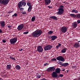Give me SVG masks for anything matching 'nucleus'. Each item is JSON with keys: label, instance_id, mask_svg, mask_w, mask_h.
Here are the masks:
<instances>
[{"label": "nucleus", "instance_id": "nucleus-6", "mask_svg": "<svg viewBox=\"0 0 80 80\" xmlns=\"http://www.w3.org/2000/svg\"><path fill=\"white\" fill-rule=\"evenodd\" d=\"M44 50H51L52 48V46L50 45H47L44 47Z\"/></svg>", "mask_w": 80, "mask_h": 80}, {"label": "nucleus", "instance_id": "nucleus-37", "mask_svg": "<svg viewBox=\"0 0 80 80\" xmlns=\"http://www.w3.org/2000/svg\"><path fill=\"white\" fill-rule=\"evenodd\" d=\"M21 13H22L23 15H25V14H26V12H23L22 11V12H21Z\"/></svg>", "mask_w": 80, "mask_h": 80}, {"label": "nucleus", "instance_id": "nucleus-38", "mask_svg": "<svg viewBox=\"0 0 80 80\" xmlns=\"http://www.w3.org/2000/svg\"><path fill=\"white\" fill-rule=\"evenodd\" d=\"M2 42H3V43H6V41L5 40L3 39V40H2Z\"/></svg>", "mask_w": 80, "mask_h": 80}, {"label": "nucleus", "instance_id": "nucleus-13", "mask_svg": "<svg viewBox=\"0 0 80 80\" xmlns=\"http://www.w3.org/2000/svg\"><path fill=\"white\" fill-rule=\"evenodd\" d=\"M0 24L1 25V27H2V28H4L5 27V23L4 21H1L0 22Z\"/></svg>", "mask_w": 80, "mask_h": 80}, {"label": "nucleus", "instance_id": "nucleus-50", "mask_svg": "<svg viewBox=\"0 0 80 80\" xmlns=\"http://www.w3.org/2000/svg\"><path fill=\"white\" fill-rule=\"evenodd\" d=\"M59 46H58V45L57 46H56V48H58L59 47Z\"/></svg>", "mask_w": 80, "mask_h": 80}, {"label": "nucleus", "instance_id": "nucleus-1", "mask_svg": "<svg viewBox=\"0 0 80 80\" xmlns=\"http://www.w3.org/2000/svg\"><path fill=\"white\" fill-rule=\"evenodd\" d=\"M42 33V31L41 30H38L34 31L32 33L33 37H38Z\"/></svg>", "mask_w": 80, "mask_h": 80}, {"label": "nucleus", "instance_id": "nucleus-14", "mask_svg": "<svg viewBox=\"0 0 80 80\" xmlns=\"http://www.w3.org/2000/svg\"><path fill=\"white\" fill-rule=\"evenodd\" d=\"M80 43L78 42H76L74 44V47L75 48H79L80 47Z\"/></svg>", "mask_w": 80, "mask_h": 80}, {"label": "nucleus", "instance_id": "nucleus-46", "mask_svg": "<svg viewBox=\"0 0 80 80\" xmlns=\"http://www.w3.org/2000/svg\"><path fill=\"white\" fill-rule=\"evenodd\" d=\"M40 80H48V79H46L45 78H43L42 79Z\"/></svg>", "mask_w": 80, "mask_h": 80}, {"label": "nucleus", "instance_id": "nucleus-35", "mask_svg": "<svg viewBox=\"0 0 80 80\" xmlns=\"http://www.w3.org/2000/svg\"><path fill=\"white\" fill-rule=\"evenodd\" d=\"M52 61H57V59L55 58H53L51 59Z\"/></svg>", "mask_w": 80, "mask_h": 80}, {"label": "nucleus", "instance_id": "nucleus-42", "mask_svg": "<svg viewBox=\"0 0 80 80\" xmlns=\"http://www.w3.org/2000/svg\"><path fill=\"white\" fill-rule=\"evenodd\" d=\"M77 22L78 23H80V20H78Z\"/></svg>", "mask_w": 80, "mask_h": 80}, {"label": "nucleus", "instance_id": "nucleus-51", "mask_svg": "<svg viewBox=\"0 0 80 80\" xmlns=\"http://www.w3.org/2000/svg\"><path fill=\"white\" fill-rule=\"evenodd\" d=\"M0 33H2V31L1 29H0Z\"/></svg>", "mask_w": 80, "mask_h": 80}, {"label": "nucleus", "instance_id": "nucleus-3", "mask_svg": "<svg viewBox=\"0 0 80 80\" xmlns=\"http://www.w3.org/2000/svg\"><path fill=\"white\" fill-rule=\"evenodd\" d=\"M17 41V38H14L10 39V42L11 45H14Z\"/></svg>", "mask_w": 80, "mask_h": 80}, {"label": "nucleus", "instance_id": "nucleus-26", "mask_svg": "<svg viewBox=\"0 0 80 80\" xmlns=\"http://www.w3.org/2000/svg\"><path fill=\"white\" fill-rule=\"evenodd\" d=\"M66 50H67V49H66V48L63 49L61 51L62 52L65 53V52H66Z\"/></svg>", "mask_w": 80, "mask_h": 80}, {"label": "nucleus", "instance_id": "nucleus-40", "mask_svg": "<svg viewBox=\"0 0 80 80\" xmlns=\"http://www.w3.org/2000/svg\"><path fill=\"white\" fill-rule=\"evenodd\" d=\"M23 34H28V32H23Z\"/></svg>", "mask_w": 80, "mask_h": 80}, {"label": "nucleus", "instance_id": "nucleus-18", "mask_svg": "<svg viewBox=\"0 0 80 80\" xmlns=\"http://www.w3.org/2000/svg\"><path fill=\"white\" fill-rule=\"evenodd\" d=\"M18 8H20V7H22V1L19 2L18 3Z\"/></svg>", "mask_w": 80, "mask_h": 80}, {"label": "nucleus", "instance_id": "nucleus-12", "mask_svg": "<svg viewBox=\"0 0 80 80\" xmlns=\"http://www.w3.org/2000/svg\"><path fill=\"white\" fill-rule=\"evenodd\" d=\"M51 3V0H44V3L46 5H48L50 4Z\"/></svg>", "mask_w": 80, "mask_h": 80}, {"label": "nucleus", "instance_id": "nucleus-53", "mask_svg": "<svg viewBox=\"0 0 80 80\" xmlns=\"http://www.w3.org/2000/svg\"><path fill=\"white\" fill-rule=\"evenodd\" d=\"M62 71H65V69H63L62 70Z\"/></svg>", "mask_w": 80, "mask_h": 80}, {"label": "nucleus", "instance_id": "nucleus-39", "mask_svg": "<svg viewBox=\"0 0 80 80\" xmlns=\"http://www.w3.org/2000/svg\"><path fill=\"white\" fill-rule=\"evenodd\" d=\"M13 12V11H9L8 12V13H12Z\"/></svg>", "mask_w": 80, "mask_h": 80}, {"label": "nucleus", "instance_id": "nucleus-32", "mask_svg": "<svg viewBox=\"0 0 80 80\" xmlns=\"http://www.w3.org/2000/svg\"><path fill=\"white\" fill-rule=\"evenodd\" d=\"M27 5L28 7L32 6H31V3L29 2H27Z\"/></svg>", "mask_w": 80, "mask_h": 80}, {"label": "nucleus", "instance_id": "nucleus-24", "mask_svg": "<svg viewBox=\"0 0 80 80\" xmlns=\"http://www.w3.org/2000/svg\"><path fill=\"white\" fill-rule=\"evenodd\" d=\"M77 25H78V24H77V23L76 22H74L73 23V26L74 27V28H76L77 27Z\"/></svg>", "mask_w": 80, "mask_h": 80}, {"label": "nucleus", "instance_id": "nucleus-5", "mask_svg": "<svg viewBox=\"0 0 80 80\" xmlns=\"http://www.w3.org/2000/svg\"><path fill=\"white\" fill-rule=\"evenodd\" d=\"M55 70V68L54 67H50L48 68L47 71L48 72H54Z\"/></svg>", "mask_w": 80, "mask_h": 80}, {"label": "nucleus", "instance_id": "nucleus-31", "mask_svg": "<svg viewBox=\"0 0 80 80\" xmlns=\"http://www.w3.org/2000/svg\"><path fill=\"white\" fill-rule=\"evenodd\" d=\"M10 58H11V59H12V60H14L15 61L16 60V59H15V58L12 57V56L10 57Z\"/></svg>", "mask_w": 80, "mask_h": 80}, {"label": "nucleus", "instance_id": "nucleus-21", "mask_svg": "<svg viewBox=\"0 0 80 80\" xmlns=\"http://www.w3.org/2000/svg\"><path fill=\"white\" fill-rule=\"evenodd\" d=\"M69 65V64L68 63H65L62 64V66L63 67H67V66H68Z\"/></svg>", "mask_w": 80, "mask_h": 80}, {"label": "nucleus", "instance_id": "nucleus-11", "mask_svg": "<svg viewBox=\"0 0 80 80\" xmlns=\"http://www.w3.org/2000/svg\"><path fill=\"white\" fill-rule=\"evenodd\" d=\"M23 24H22L18 26V27L17 28V29L18 30H19V31H20V30H22L23 29Z\"/></svg>", "mask_w": 80, "mask_h": 80}, {"label": "nucleus", "instance_id": "nucleus-58", "mask_svg": "<svg viewBox=\"0 0 80 80\" xmlns=\"http://www.w3.org/2000/svg\"><path fill=\"white\" fill-rule=\"evenodd\" d=\"M78 42H80V41H78Z\"/></svg>", "mask_w": 80, "mask_h": 80}, {"label": "nucleus", "instance_id": "nucleus-44", "mask_svg": "<svg viewBox=\"0 0 80 80\" xmlns=\"http://www.w3.org/2000/svg\"><path fill=\"white\" fill-rule=\"evenodd\" d=\"M37 77H38V78H40L41 77V76H40V75H39L38 74L37 75Z\"/></svg>", "mask_w": 80, "mask_h": 80}, {"label": "nucleus", "instance_id": "nucleus-47", "mask_svg": "<svg viewBox=\"0 0 80 80\" xmlns=\"http://www.w3.org/2000/svg\"><path fill=\"white\" fill-rule=\"evenodd\" d=\"M22 50H23V48H21L19 50V51H20V52H21V51H22Z\"/></svg>", "mask_w": 80, "mask_h": 80}, {"label": "nucleus", "instance_id": "nucleus-9", "mask_svg": "<svg viewBox=\"0 0 80 80\" xmlns=\"http://www.w3.org/2000/svg\"><path fill=\"white\" fill-rule=\"evenodd\" d=\"M56 59L59 61H61L62 62H64L65 61V59L62 56H59L56 58Z\"/></svg>", "mask_w": 80, "mask_h": 80}, {"label": "nucleus", "instance_id": "nucleus-29", "mask_svg": "<svg viewBox=\"0 0 80 80\" xmlns=\"http://www.w3.org/2000/svg\"><path fill=\"white\" fill-rule=\"evenodd\" d=\"M32 6H29L28 8V12H30L32 10Z\"/></svg>", "mask_w": 80, "mask_h": 80}, {"label": "nucleus", "instance_id": "nucleus-45", "mask_svg": "<svg viewBox=\"0 0 80 80\" xmlns=\"http://www.w3.org/2000/svg\"><path fill=\"white\" fill-rule=\"evenodd\" d=\"M48 7L49 8H52V7L51 6H48Z\"/></svg>", "mask_w": 80, "mask_h": 80}, {"label": "nucleus", "instance_id": "nucleus-23", "mask_svg": "<svg viewBox=\"0 0 80 80\" xmlns=\"http://www.w3.org/2000/svg\"><path fill=\"white\" fill-rule=\"evenodd\" d=\"M11 67H12V66H11V65H7L6 68L8 70H10V69L11 68Z\"/></svg>", "mask_w": 80, "mask_h": 80}, {"label": "nucleus", "instance_id": "nucleus-34", "mask_svg": "<svg viewBox=\"0 0 80 80\" xmlns=\"http://www.w3.org/2000/svg\"><path fill=\"white\" fill-rule=\"evenodd\" d=\"M19 8L20 11H23L24 10V8Z\"/></svg>", "mask_w": 80, "mask_h": 80}, {"label": "nucleus", "instance_id": "nucleus-16", "mask_svg": "<svg viewBox=\"0 0 80 80\" xmlns=\"http://www.w3.org/2000/svg\"><path fill=\"white\" fill-rule=\"evenodd\" d=\"M51 37L52 38L51 40H52L53 41V40H56V39H57V38H58V37H57V36L55 35L52 36H51Z\"/></svg>", "mask_w": 80, "mask_h": 80}, {"label": "nucleus", "instance_id": "nucleus-17", "mask_svg": "<svg viewBox=\"0 0 80 80\" xmlns=\"http://www.w3.org/2000/svg\"><path fill=\"white\" fill-rule=\"evenodd\" d=\"M21 2L22 3V5L23 6V7H25V6H26L27 3H26V2H25V0H22L21 1Z\"/></svg>", "mask_w": 80, "mask_h": 80}, {"label": "nucleus", "instance_id": "nucleus-41", "mask_svg": "<svg viewBox=\"0 0 80 80\" xmlns=\"http://www.w3.org/2000/svg\"><path fill=\"white\" fill-rule=\"evenodd\" d=\"M58 62V64H59V65H62V62Z\"/></svg>", "mask_w": 80, "mask_h": 80}, {"label": "nucleus", "instance_id": "nucleus-28", "mask_svg": "<svg viewBox=\"0 0 80 80\" xmlns=\"http://www.w3.org/2000/svg\"><path fill=\"white\" fill-rule=\"evenodd\" d=\"M76 17L77 18L80 19V14H76Z\"/></svg>", "mask_w": 80, "mask_h": 80}, {"label": "nucleus", "instance_id": "nucleus-43", "mask_svg": "<svg viewBox=\"0 0 80 80\" xmlns=\"http://www.w3.org/2000/svg\"><path fill=\"white\" fill-rule=\"evenodd\" d=\"M48 65V63H44V65L45 66L46 65Z\"/></svg>", "mask_w": 80, "mask_h": 80}, {"label": "nucleus", "instance_id": "nucleus-8", "mask_svg": "<svg viewBox=\"0 0 80 80\" xmlns=\"http://www.w3.org/2000/svg\"><path fill=\"white\" fill-rule=\"evenodd\" d=\"M68 28L67 27H63L61 29V31L62 33H65L67 31Z\"/></svg>", "mask_w": 80, "mask_h": 80}, {"label": "nucleus", "instance_id": "nucleus-36", "mask_svg": "<svg viewBox=\"0 0 80 80\" xmlns=\"http://www.w3.org/2000/svg\"><path fill=\"white\" fill-rule=\"evenodd\" d=\"M59 77H63V75L62 74H59Z\"/></svg>", "mask_w": 80, "mask_h": 80}, {"label": "nucleus", "instance_id": "nucleus-4", "mask_svg": "<svg viewBox=\"0 0 80 80\" xmlns=\"http://www.w3.org/2000/svg\"><path fill=\"white\" fill-rule=\"evenodd\" d=\"M9 0H0V4H2L4 5H6L8 3Z\"/></svg>", "mask_w": 80, "mask_h": 80}, {"label": "nucleus", "instance_id": "nucleus-22", "mask_svg": "<svg viewBox=\"0 0 80 80\" xmlns=\"http://www.w3.org/2000/svg\"><path fill=\"white\" fill-rule=\"evenodd\" d=\"M72 13H77L78 12V10L75 9H72L71 11Z\"/></svg>", "mask_w": 80, "mask_h": 80}, {"label": "nucleus", "instance_id": "nucleus-15", "mask_svg": "<svg viewBox=\"0 0 80 80\" xmlns=\"http://www.w3.org/2000/svg\"><path fill=\"white\" fill-rule=\"evenodd\" d=\"M60 71H61V70H60V68H57L55 70V72L57 73H59V74H60Z\"/></svg>", "mask_w": 80, "mask_h": 80}, {"label": "nucleus", "instance_id": "nucleus-54", "mask_svg": "<svg viewBox=\"0 0 80 80\" xmlns=\"http://www.w3.org/2000/svg\"><path fill=\"white\" fill-rule=\"evenodd\" d=\"M63 3H66V2H63Z\"/></svg>", "mask_w": 80, "mask_h": 80}, {"label": "nucleus", "instance_id": "nucleus-56", "mask_svg": "<svg viewBox=\"0 0 80 80\" xmlns=\"http://www.w3.org/2000/svg\"><path fill=\"white\" fill-rule=\"evenodd\" d=\"M68 70H67V73H68Z\"/></svg>", "mask_w": 80, "mask_h": 80}, {"label": "nucleus", "instance_id": "nucleus-2", "mask_svg": "<svg viewBox=\"0 0 80 80\" xmlns=\"http://www.w3.org/2000/svg\"><path fill=\"white\" fill-rule=\"evenodd\" d=\"M58 10V12H57V14L60 15H62L64 12V6L62 5H60L59 7V8Z\"/></svg>", "mask_w": 80, "mask_h": 80}, {"label": "nucleus", "instance_id": "nucleus-52", "mask_svg": "<svg viewBox=\"0 0 80 80\" xmlns=\"http://www.w3.org/2000/svg\"><path fill=\"white\" fill-rule=\"evenodd\" d=\"M72 68H75V66H72Z\"/></svg>", "mask_w": 80, "mask_h": 80}, {"label": "nucleus", "instance_id": "nucleus-57", "mask_svg": "<svg viewBox=\"0 0 80 80\" xmlns=\"http://www.w3.org/2000/svg\"><path fill=\"white\" fill-rule=\"evenodd\" d=\"M78 80H80V78H79L78 79Z\"/></svg>", "mask_w": 80, "mask_h": 80}, {"label": "nucleus", "instance_id": "nucleus-19", "mask_svg": "<svg viewBox=\"0 0 80 80\" xmlns=\"http://www.w3.org/2000/svg\"><path fill=\"white\" fill-rule=\"evenodd\" d=\"M50 18H51L52 19H53L55 20H57L58 19H57V17L55 16H51L50 17Z\"/></svg>", "mask_w": 80, "mask_h": 80}, {"label": "nucleus", "instance_id": "nucleus-20", "mask_svg": "<svg viewBox=\"0 0 80 80\" xmlns=\"http://www.w3.org/2000/svg\"><path fill=\"white\" fill-rule=\"evenodd\" d=\"M15 68L17 70H20L21 68V67H20V66L18 65H17L15 66Z\"/></svg>", "mask_w": 80, "mask_h": 80}, {"label": "nucleus", "instance_id": "nucleus-48", "mask_svg": "<svg viewBox=\"0 0 80 80\" xmlns=\"http://www.w3.org/2000/svg\"><path fill=\"white\" fill-rule=\"evenodd\" d=\"M58 45L59 46V47H60V46H61V44L58 43Z\"/></svg>", "mask_w": 80, "mask_h": 80}, {"label": "nucleus", "instance_id": "nucleus-10", "mask_svg": "<svg viewBox=\"0 0 80 80\" xmlns=\"http://www.w3.org/2000/svg\"><path fill=\"white\" fill-rule=\"evenodd\" d=\"M43 48H42V47L41 46H39L37 47V51L39 52H43Z\"/></svg>", "mask_w": 80, "mask_h": 80}, {"label": "nucleus", "instance_id": "nucleus-33", "mask_svg": "<svg viewBox=\"0 0 80 80\" xmlns=\"http://www.w3.org/2000/svg\"><path fill=\"white\" fill-rule=\"evenodd\" d=\"M17 15H18L17 13H15L14 15H12V17H14V16H15V17H17Z\"/></svg>", "mask_w": 80, "mask_h": 80}, {"label": "nucleus", "instance_id": "nucleus-7", "mask_svg": "<svg viewBox=\"0 0 80 80\" xmlns=\"http://www.w3.org/2000/svg\"><path fill=\"white\" fill-rule=\"evenodd\" d=\"M52 76L53 78H56L57 79L58 78H59V76L58 75V74L56 73V72H52Z\"/></svg>", "mask_w": 80, "mask_h": 80}, {"label": "nucleus", "instance_id": "nucleus-55", "mask_svg": "<svg viewBox=\"0 0 80 80\" xmlns=\"http://www.w3.org/2000/svg\"><path fill=\"white\" fill-rule=\"evenodd\" d=\"M0 80H2V79L1 78H0Z\"/></svg>", "mask_w": 80, "mask_h": 80}, {"label": "nucleus", "instance_id": "nucleus-25", "mask_svg": "<svg viewBox=\"0 0 80 80\" xmlns=\"http://www.w3.org/2000/svg\"><path fill=\"white\" fill-rule=\"evenodd\" d=\"M70 16L72 17H73V18L76 17V15L73 14H70Z\"/></svg>", "mask_w": 80, "mask_h": 80}, {"label": "nucleus", "instance_id": "nucleus-49", "mask_svg": "<svg viewBox=\"0 0 80 80\" xmlns=\"http://www.w3.org/2000/svg\"><path fill=\"white\" fill-rule=\"evenodd\" d=\"M11 27H12V26H8V27L9 28H10Z\"/></svg>", "mask_w": 80, "mask_h": 80}, {"label": "nucleus", "instance_id": "nucleus-30", "mask_svg": "<svg viewBox=\"0 0 80 80\" xmlns=\"http://www.w3.org/2000/svg\"><path fill=\"white\" fill-rule=\"evenodd\" d=\"M53 32L52 31H50L48 32V34L49 35H52V33H53Z\"/></svg>", "mask_w": 80, "mask_h": 80}, {"label": "nucleus", "instance_id": "nucleus-27", "mask_svg": "<svg viewBox=\"0 0 80 80\" xmlns=\"http://www.w3.org/2000/svg\"><path fill=\"white\" fill-rule=\"evenodd\" d=\"M35 16H34L31 19V20L32 21V22H33L34 21H35Z\"/></svg>", "mask_w": 80, "mask_h": 80}]
</instances>
